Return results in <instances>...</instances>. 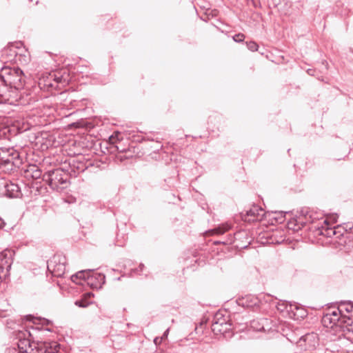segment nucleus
I'll list each match as a JSON object with an SVG mask.
<instances>
[{"label":"nucleus","mask_w":353,"mask_h":353,"mask_svg":"<svg viewBox=\"0 0 353 353\" xmlns=\"http://www.w3.org/2000/svg\"><path fill=\"white\" fill-rule=\"evenodd\" d=\"M162 342V338H160V337H156L154 339V343L156 345H158L159 344H161V343Z\"/></svg>","instance_id":"22"},{"label":"nucleus","mask_w":353,"mask_h":353,"mask_svg":"<svg viewBox=\"0 0 353 353\" xmlns=\"http://www.w3.org/2000/svg\"><path fill=\"white\" fill-rule=\"evenodd\" d=\"M105 275L101 273H95L91 270V274L87 276V284L92 288H101L105 283Z\"/></svg>","instance_id":"6"},{"label":"nucleus","mask_w":353,"mask_h":353,"mask_svg":"<svg viewBox=\"0 0 353 353\" xmlns=\"http://www.w3.org/2000/svg\"><path fill=\"white\" fill-rule=\"evenodd\" d=\"M48 270L54 276H62L65 270V259L61 255L54 256L48 262Z\"/></svg>","instance_id":"4"},{"label":"nucleus","mask_w":353,"mask_h":353,"mask_svg":"<svg viewBox=\"0 0 353 353\" xmlns=\"http://www.w3.org/2000/svg\"><path fill=\"white\" fill-rule=\"evenodd\" d=\"M2 57L6 61H16L17 53L12 48H8L3 50Z\"/></svg>","instance_id":"14"},{"label":"nucleus","mask_w":353,"mask_h":353,"mask_svg":"<svg viewBox=\"0 0 353 353\" xmlns=\"http://www.w3.org/2000/svg\"><path fill=\"white\" fill-rule=\"evenodd\" d=\"M0 79L6 85L17 90L23 89L26 83L25 75L19 68H2L0 70Z\"/></svg>","instance_id":"2"},{"label":"nucleus","mask_w":353,"mask_h":353,"mask_svg":"<svg viewBox=\"0 0 353 353\" xmlns=\"http://www.w3.org/2000/svg\"><path fill=\"white\" fill-rule=\"evenodd\" d=\"M74 303L80 307H85L87 306V304H85L83 301H76Z\"/></svg>","instance_id":"21"},{"label":"nucleus","mask_w":353,"mask_h":353,"mask_svg":"<svg viewBox=\"0 0 353 353\" xmlns=\"http://www.w3.org/2000/svg\"><path fill=\"white\" fill-rule=\"evenodd\" d=\"M91 274V270H81L70 276L71 281L77 284L83 285V282L87 283V276Z\"/></svg>","instance_id":"9"},{"label":"nucleus","mask_w":353,"mask_h":353,"mask_svg":"<svg viewBox=\"0 0 353 353\" xmlns=\"http://www.w3.org/2000/svg\"><path fill=\"white\" fill-rule=\"evenodd\" d=\"M230 228V226L228 224L223 225L221 226H219L216 228H214L210 232L212 233V234H222L225 233L226 231H228Z\"/></svg>","instance_id":"16"},{"label":"nucleus","mask_w":353,"mask_h":353,"mask_svg":"<svg viewBox=\"0 0 353 353\" xmlns=\"http://www.w3.org/2000/svg\"><path fill=\"white\" fill-rule=\"evenodd\" d=\"M292 305L293 303L283 301L278 303L277 310L289 317L290 312H292Z\"/></svg>","instance_id":"13"},{"label":"nucleus","mask_w":353,"mask_h":353,"mask_svg":"<svg viewBox=\"0 0 353 353\" xmlns=\"http://www.w3.org/2000/svg\"><path fill=\"white\" fill-rule=\"evenodd\" d=\"M13 252L5 250L0 252V272L2 276H9L10 270L12 263Z\"/></svg>","instance_id":"5"},{"label":"nucleus","mask_w":353,"mask_h":353,"mask_svg":"<svg viewBox=\"0 0 353 353\" xmlns=\"http://www.w3.org/2000/svg\"><path fill=\"white\" fill-rule=\"evenodd\" d=\"M345 309L347 312H350L352 310V306L351 305H347Z\"/></svg>","instance_id":"24"},{"label":"nucleus","mask_w":353,"mask_h":353,"mask_svg":"<svg viewBox=\"0 0 353 353\" xmlns=\"http://www.w3.org/2000/svg\"><path fill=\"white\" fill-rule=\"evenodd\" d=\"M219 314H217L214 319V321L217 322L219 324H221L222 325L225 326V328L226 330H228L230 329V325L228 323L227 321L225 319H219Z\"/></svg>","instance_id":"17"},{"label":"nucleus","mask_w":353,"mask_h":353,"mask_svg":"<svg viewBox=\"0 0 353 353\" xmlns=\"http://www.w3.org/2000/svg\"><path fill=\"white\" fill-rule=\"evenodd\" d=\"M245 36L243 34H237L233 37V39L236 42H241L244 40Z\"/></svg>","instance_id":"20"},{"label":"nucleus","mask_w":353,"mask_h":353,"mask_svg":"<svg viewBox=\"0 0 353 353\" xmlns=\"http://www.w3.org/2000/svg\"><path fill=\"white\" fill-rule=\"evenodd\" d=\"M258 303L257 298L252 296H246L239 300V305L243 307H252Z\"/></svg>","instance_id":"12"},{"label":"nucleus","mask_w":353,"mask_h":353,"mask_svg":"<svg viewBox=\"0 0 353 353\" xmlns=\"http://www.w3.org/2000/svg\"><path fill=\"white\" fill-rule=\"evenodd\" d=\"M212 330L216 334H217L219 333L222 334V333H224L228 331L225 328L224 325H222L221 324H219L215 321H214L212 324Z\"/></svg>","instance_id":"15"},{"label":"nucleus","mask_w":353,"mask_h":353,"mask_svg":"<svg viewBox=\"0 0 353 353\" xmlns=\"http://www.w3.org/2000/svg\"><path fill=\"white\" fill-rule=\"evenodd\" d=\"M33 170H32V176L34 178V179H39L41 177V172L39 169L34 167L33 168Z\"/></svg>","instance_id":"19"},{"label":"nucleus","mask_w":353,"mask_h":353,"mask_svg":"<svg viewBox=\"0 0 353 353\" xmlns=\"http://www.w3.org/2000/svg\"><path fill=\"white\" fill-rule=\"evenodd\" d=\"M292 310L294 312V311H296V309H292Z\"/></svg>","instance_id":"30"},{"label":"nucleus","mask_w":353,"mask_h":353,"mask_svg":"<svg viewBox=\"0 0 353 353\" xmlns=\"http://www.w3.org/2000/svg\"><path fill=\"white\" fill-rule=\"evenodd\" d=\"M332 314H333L334 316H337V313H336V312H332Z\"/></svg>","instance_id":"27"},{"label":"nucleus","mask_w":353,"mask_h":353,"mask_svg":"<svg viewBox=\"0 0 353 353\" xmlns=\"http://www.w3.org/2000/svg\"><path fill=\"white\" fill-rule=\"evenodd\" d=\"M4 194L10 198H17L21 195L19 185L16 183L9 182L4 185Z\"/></svg>","instance_id":"7"},{"label":"nucleus","mask_w":353,"mask_h":353,"mask_svg":"<svg viewBox=\"0 0 353 353\" xmlns=\"http://www.w3.org/2000/svg\"><path fill=\"white\" fill-rule=\"evenodd\" d=\"M292 309H296V311H292L290 312V319H292L294 320H299L303 319L307 316V311L301 305H299L296 303H293Z\"/></svg>","instance_id":"10"},{"label":"nucleus","mask_w":353,"mask_h":353,"mask_svg":"<svg viewBox=\"0 0 353 353\" xmlns=\"http://www.w3.org/2000/svg\"><path fill=\"white\" fill-rule=\"evenodd\" d=\"M341 227L338 225L336 227L333 228H328V227H323L322 226V228L320 231V234L325 236L327 237H332V236H335L338 234V236L343 235L341 231Z\"/></svg>","instance_id":"11"},{"label":"nucleus","mask_w":353,"mask_h":353,"mask_svg":"<svg viewBox=\"0 0 353 353\" xmlns=\"http://www.w3.org/2000/svg\"><path fill=\"white\" fill-rule=\"evenodd\" d=\"M246 44L250 50L253 51V52L257 51L259 46L256 42L250 41V42H247Z\"/></svg>","instance_id":"18"},{"label":"nucleus","mask_w":353,"mask_h":353,"mask_svg":"<svg viewBox=\"0 0 353 353\" xmlns=\"http://www.w3.org/2000/svg\"><path fill=\"white\" fill-rule=\"evenodd\" d=\"M264 214L263 210L257 206L253 205L249 210L247 211L246 215L248 219L245 217V220L248 221H254L255 220L259 219Z\"/></svg>","instance_id":"8"},{"label":"nucleus","mask_w":353,"mask_h":353,"mask_svg":"<svg viewBox=\"0 0 353 353\" xmlns=\"http://www.w3.org/2000/svg\"><path fill=\"white\" fill-rule=\"evenodd\" d=\"M254 323H255V321H252V326H254V325H253V324H254Z\"/></svg>","instance_id":"31"},{"label":"nucleus","mask_w":353,"mask_h":353,"mask_svg":"<svg viewBox=\"0 0 353 353\" xmlns=\"http://www.w3.org/2000/svg\"><path fill=\"white\" fill-rule=\"evenodd\" d=\"M324 223H325L326 225H327V221H326V220H325V221H324Z\"/></svg>","instance_id":"28"},{"label":"nucleus","mask_w":353,"mask_h":353,"mask_svg":"<svg viewBox=\"0 0 353 353\" xmlns=\"http://www.w3.org/2000/svg\"><path fill=\"white\" fill-rule=\"evenodd\" d=\"M110 141L112 144L115 143V137L113 135L110 137Z\"/></svg>","instance_id":"25"},{"label":"nucleus","mask_w":353,"mask_h":353,"mask_svg":"<svg viewBox=\"0 0 353 353\" xmlns=\"http://www.w3.org/2000/svg\"><path fill=\"white\" fill-rule=\"evenodd\" d=\"M169 331H170V329H169V328H168V329L164 332V333H163V336L161 337V338H162V341H163L164 339H165V338H167V337H168V334H169Z\"/></svg>","instance_id":"23"},{"label":"nucleus","mask_w":353,"mask_h":353,"mask_svg":"<svg viewBox=\"0 0 353 353\" xmlns=\"http://www.w3.org/2000/svg\"><path fill=\"white\" fill-rule=\"evenodd\" d=\"M43 180L46 181L52 190L61 192L67 188L68 175L61 169H55L46 172L43 175Z\"/></svg>","instance_id":"3"},{"label":"nucleus","mask_w":353,"mask_h":353,"mask_svg":"<svg viewBox=\"0 0 353 353\" xmlns=\"http://www.w3.org/2000/svg\"><path fill=\"white\" fill-rule=\"evenodd\" d=\"M143 267H144V265H143V264H141V265H139V268H140V270H141V271L143 270Z\"/></svg>","instance_id":"26"},{"label":"nucleus","mask_w":353,"mask_h":353,"mask_svg":"<svg viewBox=\"0 0 353 353\" xmlns=\"http://www.w3.org/2000/svg\"><path fill=\"white\" fill-rule=\"evenodd\" d=\"M9 161H10V160H9V159H6V160H5V162H6V163H8V162H9Z\"/></svg>","instance_id":"29"},{"label":"nucleus","mask_w":353,"mask_h":353,"mask_svg":"<svg viewBox=\"0 0 353 353\" xmlns=\"http://www.w3.org/2000/svg\"><path fill=\"white\" fill-rule=\"evenodd\" d=\"M18 350L9 348L6 353H57L60 345L56 341L30 342L28 339H20L17 343Z\"/></svg>","instance_id":"1"}]
</instances>
